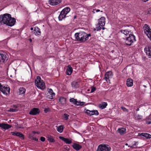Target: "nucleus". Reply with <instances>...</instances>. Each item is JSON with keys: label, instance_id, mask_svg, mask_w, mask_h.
Instances as JSON below:
<instances>
[{"label": "nucleus", "instance_id": "f257e3e1", "mask_svg": "<svg viewBox=\"0 0 151 151\" xmlns=\"http://www.w3.org/2000/svg\"><path fill=\"white\" fill-rule=\"evenodd\" d=\"M35 83L36 86L38 88L41 89H43L45 88V83L39 76L37 77V78L35 80Z\"/></svg>", "mask_w": 151, "mask_h": 151}, {"label": "nucleus", "instance_id": "f03ea898", "mask_svg": "<svg viewBox=\"0 0 151 151\" xmlns=\"http://www.w3.org/2000/svg\"><path fill=\"white\" fill-rule=\"evenodd\" d=\"M11 17V15L9 14H5L0 15V23L6 24L9 19Z\"/></svg>", "mask_w": 151, "mask_h": 151}, {"label": "nucleus", "instance_id": "7ed1b4c3", "mask_svg": "<svg viewBox=\"0 0 151 151\" xmlns=\"http://www.w3.org/2000/svg\"><path fill=\"white\" fill-rule=\"evenodd\" d=\"M70 8L66 7L63 9L60 12V14L58 17L59 20H62L63 19L66 17V14L70 12Z\"/></svg>", "mask_w": 151, "mask_h": 151}, {"label": "nucleus", "instance_id": "20e7f679", "mask_svg": "<svg viewBox=\"0 0 151 151\" xmlns=\"http://www.w3.org/2000/svg\"><path fill=\"white\" fill-rule=\"evenodd\" d=\"M110 146L106 144H102L99 145L96 151H110Z\"/></svg>", "mask_w": 151, "mask_h": 151}, {"label": "nucleus", "instance_id": "39448f33", "mask_svg": "<svg viewBox=\"0 0 151 151\" xmlns=\"http://www.w3.org/2000/svg\"><path fill=\"white\" fill-rule=\"evenodd\" d=\"M129 36L126 38L125 43L127 45L130 46L134 42L136 41V39L135 36L133 34H129Z\"/></svg>", "mask_w": 151, "mask_h": 151}, {"label": "nucleus", "instance_id": "423d86ee", "mask_svg": "<svg viewBox=\"0 0 151 151\" xmlns=\"http://www.w3.org/2000/svg\"><path fill=\"white\" fill-rule=\"evenodd\" d=\"M87 35L86 33L84 32H80L79 33H76L75 34L76 40L78 42H80V40H83V39L82 38V37H86Z\"/></svg>", "mask_w": 151, "mask_h": 151}, {"label": "nucleus", "instance_id": "0eeeda50", "mask_svg": "<svg viewBox=\"0 0 151 151\" xmlns=\"http://www.w3.org/2000/svg\"><path fill=\"white\" fill-rule=\"evenodd\" d=\"M99 22L98 23L97 25L98 26L96 27L97 30H100L101 29L100 26L103 27L104 26L105 24V19L104 17H102L99 19H98Z\"/></svg>", "mask_w": 151, "mask_h": 151}, {"label": "nucleus", "instance_id": "6e6552de", "mask_svg": "<svg viewBox=\"0 0 151 151\" xmlns=\"http://www.w3.org/2000/svg\"><path fill=\"white\" fill-rule=\"evenodd\" d=\"M143 29L144 30L145 33L147 34L148 37L151 40V29L146 24L145 25Z\"/></svg>", "mask_w": 151, "mask_h": 151}, {"label": "nucleus", "instance_id": "1a4fd4ad", "mask_svg": "<svg viewBox=\"0 0 151 151\" xmlns=\"http://www.w3.org/2000/svg\"><path fill=\"white\" fill-rule=\"evenodd\" d=\"M16 22V19L14 18H12L11 17H11H10L7 23L6 24V25L12 27L14 26Z\"/></svg>", "mask_w": 151, "mask_h": 151}, {"label": "nucleus", "instance_id": "9d476101", "mask_svg": "<svg viewBox=\"0 0 151 151\" xmlns=\"http://www.w3.org/2000/svg\"><path fill=\"white\" fill-rule=\"evenodd\" d=\"M10 88L9 87L3 86L0 88V91L4 94L7 95L9 93Z\"/></svg>", "mask_w": 151, "mask_h": 151}, {"label": "nucleus", "instance_id": "9b49d317", "mask_svg": "<svg viewBox=\"0 0 151 151\" xmlns=\"http://www.w3.org/2000/svg\"><path fill=\"white\" fill-rule=\"evenodd\" d=\"M11 134L12 135L18 137L21 139H24V135L20 132H11Z\"/></svg>", "mask_w": 151, "mask_h": 151}, {"label": "nucleus", "instance_id": "f8f14e48", "mask_svg": "<svg viewBox=\"0 0 151 151\" xmlns=\"http://www.w3.org/2000/svg\"><path fill=\"white\" fill-rule=\"evenodd\" d=\"M62 1V0H49V4L51 5L55 6L59 4Z\"/></svg>", "mask_w": 151, "mask_h": 151}, {"label": "nucleus", "instance_id": "ddd939ff", "mask_svg": "<svg viewBox=\"0 0 151 151\" xmlns=\"http://www.w3.org/2000/svg\"><path fill=\"white\" fill-rule=\"evenodd\" d=\"M55 95V93L53 92V90L51 88L49 89L47 93V97L49 99H53Z\"/></svg>", "mask_w": 151, "mask_h": 151}, {"label": "nucleus", "instance_id": "4468645a", "mask_svg": "<svg viewBox=\"0 0 151 151\" xmlns=\"http://www.w3.org/2000/svg\"><path fill=\"white\" fill-rule=\"evenodd\" d=\"M39 113V109L38 108H34L31 109L29 112V114L32 115H35L38 114Z\"/></svg>", "mask_w": 151, "mask_h": 151}, {"label": "nucleus", "instance_id": "2eb2a0df", "mask_svg": "<svg viewBox=\"0 0 151 151\" xmlns=\"http://www.w3.org/2000/svg\"><path fill=\"white\" fill-rule=\"evenodd\" d=\"M86 113L87 114L90 116L93 115H97L99 114V113L98 111L96 110H94L91 111L88 110H86Z\"/></svg>", "mask_w": 151, "mask_h": 151}, {"label": "nucleus", "instance_id": "dca6fc26", "mask_svg": "<svg viewBox=\"0 0 151 151\" xmlns=\"http://www.w3.org/2000/svg\"><path fill=\"white\" fill-rule=\"evenodd\" d=\"M12 127V126L10 124L6 123H0V127L3 129H7L10 128Z\"/></svg>", "mask_w": 151, "mask_h": 151}, {"label": "nucleus", "instance_id": "f3484780", "mask_svg": "<svg viewBox=\"0 0 151 151\" xmlns=\"http://www.w3.org/2000/svg\"><path fill=\"white\" fill-rule=\"evenodd\" d=\"M145 50L146 51V53L149 56V58H151V47L148 46L147 47H146L145 48Z\"/></svg>", "mask_w": 151, "mask_h": 151}, {"label": "nucleus", "instance_id": "a211bd4d", "mask_svg": "<svg viewBox=\"0 0 151 151\" xmlns=\"http://www.w3.org/2000/svg\"><path fill=\"white\" fill-rule=\"evenodd\" d=\"M59 138L66 144H70L72 142V140H69L68 138H65L61 136H60Z\"/></svg>", "mask_w": 151, "mask_h": 151}, {"label": "nucleus", "instance_id": "6ab92c4d", "mask_svg": "<svg viewBox=\"0 0 151 151\" xmlns=\"http://www.w3.org/2000/svg\"><path fill=\"white\" fill-rule=\"evenodd\" d=\"M138 136H142L145 137L147 139H150L151 138V135L149 134L142 133H139L138 134Z\"/></svg>", "mask_w": 151, "mask_h": 151}, {"label": "nucleus", "instance_id": "aec40b11", "mask_svg": "<svg viewBox=\"0 0 151 151\" xmlns=\"http://www.w3.org/2000/svg\"><path fill=\"white\" fill-rule=\"evenodd\" d=\"M6 55L0 53V64H2L6 59Z\"/></svg>", "mask_w": 151, "mask_h": 151}, {"label": "nucleus", "instance_id": "412c9836", "mask_svg": "<svg viewBox=\"0 0 151 151\" xmlns=\"http://www.w3.org/2000/svg\"><path fill=\"white\" fill-rule=\"evenodd\" d=\"M73 72V68L70 65H68L66 71V73L68 75L71 74Z\"/></svg>", "mask_w": 151, "mask_h": 151}, {"label": "nucleus", "instance_id": "4be33fe9", "mask_svg": "<svg viewBox=\"0 0 151 151\" xmlns=\"http://www.w3.org/2000/svg\"><path fill=\"white\" fill-rule=\"evenodd\" d=\"M73 148L76 150H78L82 148V146L79 144L74 143L72 145Z\"/></svg>", "mask_w": 151, "mask_h": 151}, {"label": "nucleus", "instance_id": "5701e85b", "mask_svg": "<svg viewBox=\"0 0 151 151\" xmlns=\"http://www.w3.org/2000/svg\"><path fill=\"white\" fill-rule=\"evenodd\" d=\"M71 85L72 88L74 89L78 88L80 86L78 83L76 81H73L71 83Z\"/></svg>", "mask_w": 151, "mask_h": 151}, {"label": "nucleus", "instance_id": "b1692460", "mask_svg": "<svg viewBox=\"0 0 151 151\" xmlns=\"http://www.w3.org/2000/svg\"><path fill=\"white\" fill-rule=\"evenodd\" d=\"M34 33L37 36L40 35L41 32L40 29L38 27H36L35 28L34 30Z\"/></svg>", "mask_w": 151, "mask_h": 151}, {"label": "nucleus", "instance_id": "393cba45", "mask_svg": "<svg viewBox=\"0 0 151 151\" xmlns=\"http://www.w3.org/2000/svg\"><path fill=\"white\" fill-rule=\"evenodd\" d=\"M127 85L128 86H131L133 85V81L130 78L127 79Z\"/></svg>", "mask_w": 151, "mask_h": 151}, {"label": "nucleus", "instance_id": "a878e982", "mask_svg": "<svg viewBox=\"0 0 151 151\" xmlns=\"http://www.w3.org/2000/svg\"><path fill=\"white\" fill-rule=\"evenodd\" d=\"M59 101L61 104L64 105L66 103V99L63 97H61L59 99Z\"/></svg>", "mask_w": 151, "mask_h": 151}, {"label": "nucleus", "instance_id": "bb28decb", "mask_svg": "<svg viewBox=\"0 0 151 151\" xmlns=\"http://www.w3.org/2000/svg\"><path fill=\"white\" fill-rule=\"evenodd\" d=\"M120 32H121L126 35H127L128 34H129V33L130 32V31H129L126 29H121L119 30L118 33H119Z\"/></svg>", "mask_w": 151, "mask_h": 151}, {"label": "nucleus", "instance_id": "cd10ccee", "mask_svg": "<svg viewBox=\"0 0 151 151\" xmlns=\"http://www.w3.org/2000/svg\"><path fill=\"white\" fill-rule=\"evenodd\" d=\"M126 129L124 128H119L118 130V132L119 133L121 134H124L125 132Z\"/></svg>", "mask_w": 151, "mask_h": 151}, {"label": "nucleus", "instance_id": "c85d7f7f", "mask_svg": "<svg viewBox=\"0 0 151 151\" xmlns=\"http://www.w3.org/2000/svg\"><path fill=\"white\" fill-rule=\"evenodd\" d=\"M107 105V104L106 102H103L101 104L99 105V107L101 109L105 108Z\"/></svg>", "mask_w": 151, "mask_h": 151}, {"label": "nucleus", "instance_id": "c756f323", "mask_svg": "<svg viewBox=\"0 0 151 151\" xmlns=\"http://www.w3.org/2000/svg\"><path fill=\"white\" fill-rule=\"evenodd\" d=\"M63 130V126L61 125L59 127H57V130L60 133H61Z\"/></svg>", "mask_w": 151, "mask_h": 151}, {"label": "nucleus", "instance_id": "7c9ffc66", "mask_svg": "<svg viewBox=\"0 0 151 151\" xmlns=\"http://www.w3.org/2000/svg\"><path fill=\"white\" fill-rule=\"evenodd\" d=\"M70 102H72L74 104L77 106L78 101H77L76 99H75L74 98H71L70 99Z\"/></svg>", "mask_w": 151, "mask_h": 151}, {"label": "nucleus", "instance_id": "2f4dec72", "mask_svg": "<svg viewBox=\"0 0 151 151\" xmlns=\"http://www.w3.org/2000/svg\"><path fill=\"white\" fill-rule=\"evenodd\" d=\"M48 140L50 142H55V140L52 137L50 136L48 137Z\"/></svg>", "mask_w": 151, "mask_h": 151}, {"label": "nucleus", "instance_id": "473e14b6", "mask_svg": "<svg viewBox=\"0 0 151 151\" xmlns=\"http://www.w3.org/2000/svg\"><path fill=\"white\" fill-rule=\"evenodd\" d=\"M25 90L23 88H21L19 89V92L20 94H23L25 92Z\"/></svg>", "mask_w": 151, "mask_h": 151}, {"label": "nucleus", "instance_id": "72a5a7b5", "mask_svg": "<svg viewBox=\"0 0 151 151\" xmlns=\"http://www.w3.org/2000/svg\"><path fill=\"white\" fill-rule=\"evenodd\" d=\"M85 102H81L80 101H78V103L77 106H82L83 105L85 104Z\"/></svg>", "mask_w": 151, "mask_h": 151}, {"label": "nucleus", "instance_id": "f704fd0d", "mask_svg": "<svg viewBox=\"0 0 151 151\" xmlns=\"http://www.w3.org/2000/svg\"><path fill=\"white\" fill-rule=\"evenodd\" d=\"M63 116L65 120H67L68 119L69 115L66 114H64Z\"/></svg>", "mask_w": 151, "mask_h": 151}, {"label": "nucleus", "instance_id": "c9c22d12", "mask_svg": "<svg viewBox=\"0 0 151 151\" xmlns=\"http://www.w3.org/2000/svg\"><path fill=\"white\" fill-rule=\"evenodd\" d=\"M82 38L83 39V40H80V42H85L86 40H88V37H87V36L82 37Z\"/></svg>", "mask_w": 151, "mask_h": 151}, {"label": "nucleus", "instance_id": "e433bc0d", "mask_svg": "<svg viewBox=\"0 0 151 151\" xmlns=\"http://www.w3.org/2000/svg\"><path fill=\"white\" fill-rule=\"evenodd\" d=\"M17 111V110L16 109H13L12 108H10L9 110H8V111L10 112H16Z\"/></svg>", "mask_w": 151, "mask_h": 151}, {"label": "nucleus", "instance_id": "4c0bfd02", "mask_svg": "<svg viewBox=\"0 0 151 151\" xmlns=\"http://www.w3.org/2000/svg\"><path fill=\"white\" fill-rule=\"evenodd\" d=\"M108 73H106L105 74V78L106 79V81H107V79H109V76H108Z\"/></svg>", "mask_w": 151, "mask_h": 151}, {"label": "nucleus", "instance_id": "58836bf2", "mask_svg": "<svg viewBox=\"0 0 151 151\" xmlns=\"http://www.w3.org/2000/svg\"><path fill=\"white\" fill-rule=\"evenodd\" d=\"M121 108L122 110L123 111H126L127 112H128V109H127L125 107H123V106H122V107H121Z\"/></svg>", "mask_w": 151, "mask_h": 151}, {"label": "nucleus", "instance_id": "ea45409f", "mask_svg": "<svg viewBox=\"0 0 151 151\" xmlns=\"http://www.w3.org/2000/svg\"><path fill=\"white\" fill-rule=\"evenodd\" d=\"M96 89V88L95 87H92L91 91V93H93L94 92Z\"/></svg>", "mask_w": 151, "mask_h": 151}, {"label": "nucleus", "instance_id": "a19ab883", "mask_svg": "<svg viewBox=\"0 0 151 151\" xmlns=\"http://www.w3.org/2000/svg\"><path fill=\"white\" fill-rule=\"evenodd\" d=\"M40 139L41 141L44 142L45 141V138L44 137H40Z\"/></svg>", "mask_w": 151, "mask_h": 151}, {"label": "nucleus", "instance_id": "79ce46f5", "mask_svg": "<svg viewBox=\"0 0 151 151\" xmlns=\"http://www.w3.org/2000/svg\"><path fill=\"white\" fill-rule=\"evenodd\" d=\"M50 111V109L49 108H45L44 110V111L45 113H47Z\"/></svg>", "mask_w": 151, "mask_h": 151}, {"label": "nucleus", "instance_id": "37998d69", "mask_svg": "<svg viewBox=\"0 0 151 151\" xmlns=\"http://www.w3.org/2000/svg\"><path fill=\"white\" fill-rule=\"evenodd\" d=\"M147 14H151V8H149L147 11Z\"/></svg>", "mask_w": 151, "mask_h": 151}, {"label": "nucleus", "instance_id": "c03bdc74", "mask_svg": "<svg viewBox=\"0 0 151 151\" xmlns=\"http://www.w3.org/2000/svg\"><path fill=\"white\" fill-rule=\"evenodd\" d=\"M32 139L34 140H35L36 141H38V139L37 138H36L32 137Z\"/></svg>", "mask_w": 151, "mask_h": 151}, {"label": "nucleus", "instance_id": "a18cd8bd", "mask_svg": "<svg viewBox=\"0 0 151 151\" xmlns=\"http://www.w3.org/2000/svg\"><path fill=\"white\" fill-rule=\"evenodd\" d=\"M146 123L148 124H150L151 123V119H150V121H148V120H147L146 121Z\"/></svg>", "mask_w": 151, "mask_h": 151}, {"label": "nucleus", "instance_id": "49530a36", "mask_svg": "<svg viewBox=\"0 0 151 151\" xmlns=\"http://www.w3.org/2000/svg\"><path fill=\"white\" fill-rule=\"evenodd\" d=\"M106 73H108V76H111V74H112V73L111 72H106Z\"/></svg>", "mask_w": 151, "mask_h": 151}, {"label": "nucleus", "instance_id": "de8ad7c7", "mask_svg": "<svg viewBox=\"0 0 151 151\" xmlns=\"http://www.w3.org/2000/svg\"><path fill=\"white\" fill-rule=\"evenodd\" d=\"M86 35H87L86 36V37L87 36V37H88H88L91 36V35L90 34H87L86 33Z\"/></svg>", "mask_w": 151, "mask_h": 151}, {"label": "nucleus", "instance_id": "09e8293b", "mask_svg": "<svg viewBox=\"0 0 151 151\" xmlns=\"http://www.w3.org/2000/svg\"><path fill=\"white\" fill-rule=\"evenodd\" d=\"M13 106L15 108H17V106L16 105H13Z\"/></svg>", "mask_w": 151, "mask_h": 151}, {"label": "nucleus", "instance_id": "8fccbe9b", "mask_svg": "<svg viewBox=\"0 0 151 151\" xmlns=\"http://www.w3.org/2000/svg\"><path fill=\"white\" fill-rule=\"evenodd\" d=\"M141 117V116L138 115V119H141V118H140Z\"/></svg>", "mask_w": 151, "mask_h": 151}, {"label": "nucleus", "instance_id": "3c124183", "mask_svg": "<svg viewBox=\"0 0 151 151\" xmlns=\"http://www.w3.org/2000/svg\"><path fill=\"white\" fill-rule=\"evenodd\" d=\"M29 40L30 41V42H32V40L31 38H30L29 39Z\"/></svg>", "mask_w": 151, "mask_h": 151}, {"label": "nucleus", "instance_id": "603ef678", "mask_svg": "<svg viewBox=\"0 0 151 151\" xmlns=\"http://www.w3.org/2000/svg\"><path fill=\"white\" fill-rule=\"evenodd\" d=\"M137 142H135V143L134 144H133V145L134 146H135L136 145V144H137Z\"/></svg>", "mask_w": 151, "mask_h": 151}, {"label": "nucleus", "instance_id": "864d4df0", "mask_svg": "<svg viewBox=\"0 0 151 151\" xmlns=\"http://www.w3.org/2000/svg\"><path fill=\"white\" fill-rule=\"evenodd\" d=\"M149 0H142L143 1L145 2H146L147 1H148Z\"/></svg>", "mask_w": 151, "mask_h": 151}, {"label": "nucleus", "instance_id": "5fc2aeb1", "mask_svg": "<svg viewBox=\"0 0 151 151\" xmlns=\"http://www.w3.org/2000/svg\"><path fill=\"white\" fill-rule=\"evenodd\" d=\"M96 12H98L100 11V10L99 9H97L96 10Z\"/></svg>", "mask_w": 151, "mask_h": 151}, {"label": "nucleus", "instance_id": "6e6d98bb", "mask_svg": "<svg viewBox=\"0 0 151 151\" xmlns=\"http://www.w3.org/2000/svg\"><path fill=\"white\" fill-rule=\"evenodd\" d=\"M32 133L34 134H35L36 133V132H35V131H33L32 132Z\"/></svg>", "mask_w": 151, "mask_h": 151}, {"label": "nucleus", "instance_id": "4d7b16f0", "mask_svg": "<svg viewBox=\"0 0 151 151\" xmlns=\"http://www.w3.org/2000/svg\"><path fill=\"white\" fill-rule=\"evenodd\" d=\"M101 29H102L103 30H104V29H105V28L104 27H103L102 28H101Z\"/></svg>", "mask_w": 151, "mask_h": 151}, {"label": "nucleus", "instance_id": "13d9d810", "mask_svg": "<svg viewBox=\"0 0 151 151\" xmlns=\"http://www.w3.org/2000/svg\"><path fill=\"white\" fill-rule=\"evenodd\" d=\"M76 18V16H75L74 17V19H75Z\"/></svg>", "mask_w": 151, "mask_h": 151}, {"label": "nucleus", "instance_id": "bf43d9fd", "mask_svg": "<svg viewBox=\"0 0 151 151\" xmlns=\"http://www.w3.org/2000/svg\"><path fill=\"white\" fill-rule=\"evenodd\" d=\"M32 136H30L29 138L32 139Z\"/></svg>", "mask_w": 151, "mask_h": 151}, {"label": "nucleus", "instance_id": "052dcab7", "mask_svg": "<svg viewBox=\"0 0 151 151\" xmlns=\"http://www.w3.org/2000/svg\"><path fill=\"white\" fill-rule=\"evenodd\" d=\"M30 29L31 30H33V28L32 27H31V28H30Z\"/></svg>", "mask_w": 151, "mask_h": 151}, {"label": "nucleus", "instance_id": "680f3d73", "mask_svg": "<svg viewBox=\"0 0 151 151\" xmlns=\"http://www.w3.org/2000/svg\"><path fill=\"white\" fill-rule=\"evenodd\" d=\"M139 110V108H137V111H138Z\"/></svg>", "mask_w": 151, "mask_h": 151}, {"label": "nucleus", "instance_id": "e2e57ef3", "mask_svg": "<svg viewBox=\"0 0 151 151\" xmlns=\"http://www.w3.org/2000/svg\"><path fill=\"white\" fill-rule=\"evenodd\" d=\"M126 145H128V144L127 143H126V144H125Z\"/></svg>", "mask_w": 151, "mask_h": 151}, {"label": "nucleus", "instance_id": "0e129e2a", "mask_svg": "<svg viewBox=\"0 0 151 151\" xmlns=\"http://www.w3.org/2000/svg\"><path fill=\"white\" fill-rule=\"evenodd\" d=\"M144 86L145 87H146V86H145V85H144Z\"/></svg>", "mask_w": 151, "mask_h": 151}, {"label": "nucleus", "instance_id": "69168bd1", "mask_svg": "<svg viewBox=\"0 0 151 151\" xmlns=\"http://www.w3.org/2000/svg\"><path fill=\"white\" fill-rule=\"evenodd\" d=\"M90 91V90H89V89H88V91Z\"/></svg>", "mask_w": 151, "mask_h": 151}, {"label": "nucleus", "instance_id": "338daca9", "mask_svg": "<svg viewBox=\"0 0 151 151\" xmlns=\"http://www.w3.org/2000/svg\"><path fill=\"white\" fill-rule=\"evenodd\" d=\"M36 133L38 134V132H36Z\"/></svg>", "mask_w": 151, "mask_h": 151}, {"label": "nucleus", "instance_id": "774afa93", "mask_svg": "<svg viewBox=\"0 0 151 151\" xmlns=\"http://www.w3.org/2000/svg\"><path fill=\"white\" fill-rule=\"evenodd\" d=\"M101 12H103V11H101Z\"/></svg>", "mask_w": 151, "mask_h": 151}]
</instances>
